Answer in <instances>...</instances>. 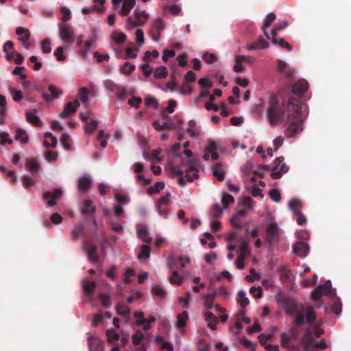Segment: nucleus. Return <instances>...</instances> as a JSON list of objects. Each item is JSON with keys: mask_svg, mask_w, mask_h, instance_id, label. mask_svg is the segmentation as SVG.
I'll list each match as a JSON object with an SVG mask.
<instances>
[{"mask_svg": "<svg viewBox=\"0 0 351 351\" xmlns=\"http://www.w3.org/2000/svg\"><path fill=\"white\" fill-rule=\"evenodd\" d=\"M132 339L133 341V343L135 346H138L141 344V341L144 339V335L141 330H138L136 334L132 336Z\"/></svg>", "mask_w": 351, "mask_h": 351, "instance_id": "nucleus-55", "label": "nucleus"}, {"mask_svg": "<svg viewBox=\"0 0 351 351\" xmlns=\"http://www.w3.org/2000/svg\"><path fill=\"white\" fill-rule=\"evenodd\" d=\"M251 208L252 199L250 197H245L244 198L242 204L240 206L234 216L238 218L245 217L247 214L248 211L251 209Z\"/></svg>", "mask_w": 351, "mask_h": 351, "instance_id": "nucleus-14", "label": "nucleus"}, {"mask_svg": "<svg viewBox=\"0 0 351 351\" xmlns=\"http://www.w3.org/2000/svg\"><path fill=\"white\" fill-rule=\"evenodd\" d=\"M280 280L282 282L289 281L290 280V276L291 274V271L286 267L283 266L280 269Z\"/></svg>", "mask_w": 351, "mask_h": 351, "instance_id": "nucleus-46", "label": "nucleus"}, {"mask_svg": "<svg viewBox=\"0 0 351 351\" xmlns=\"http://www.w3.org/2000/svg\"><path fill=\"white\" fill-rule=\"evenodd\" d=\"M0 117H3L6 114V99L3 95H0Z\"/></svg>", "mask_w": 351, "mask_h": 351, "instance_id": "nucleus-60", "label": "nucleus"}, {"mask_svg": "<svg viewBox=\"0 0 351 351\" xmlns=\"http://www.w3.org/2000/svg\"><path fill=\"white\" fill-rule=\"evenodd\" d=\"M36 112V110H34V112H26V120L35 126H40L42 125V123L39 117L34 114Z\"/></svg>", "mask_w": 351, "mask_h": 351, "instance_id": "nucleus-32", "label": "nucleus"}, {"mask_svg": "<svg viewBox=\"0 0 351 351\" xmlns=\"http://www.w3.org/2000/svg\"><path fill=\"white\" fill-rule=\"evenodd\" d=\"M79 106L80 102L78 100H75L74 102L67 103L64 106V110L60 114V117L62 119L69 117L77 111Z\"/></svg>", "mask_w": 351, "mask_h": 351, "instance_id": "nucleus-11", "label": "nucleus"}, {"mask_svg": "<svg viewBox=\"0 0 351 351\" xmlns=\"http://www.w3.org/2000/svg\"><path fill=\"white\" fill-rule=\"evenodd\" d=\"M152 292L153 294L158 295V297L163 298L166 296L167 292L162 289L160 287L156 285L154 286L152 289Z\"/></svg>", "mask_w": 351, "mask_h": 351, "instance_id": "nucleus-56", "label": "nucleus"}, {"mask_svg": "<svg viewBox=\"0 0 351 351\" xmlns=\"http://www.w3.org/2000/svg\"><path fill=\"white\" fill-rule=\"evenodd\" d=\"M84 250L88 254V257L90 261L93 263H97L99 261V256L97 254V247L91 243L90 241H86L84 243Z\"/></svg>", "mask_w": 351, "mask_h": 351, "instance_id": "nucleus-7", "label": "nucleus"}, {"mask_svg": "<svg viewBox=\"0 0 351 351\" xmlns=\"http://www.w3.org/2000/svg\"><path fill=\"white\" fill-rule=\"evenodd\" d=\"M304 311L305 307L304 306L303 308H300L299 313L294 315L295 316V323L298 326L302 325L304 322Z\"/></svg>", "mask_w": 351, "mask_h": 351, "instance_id": "nucleus-48", "label": "nucleus"}, {"mask_svg": "<svg viewBox=\"0 0 351 351\" xmlns=\"http://www.w3.org/2000/svg\"><path fill=\"white\" fill-rule=\"evenodd\" d=\"M82 205L83 206L80 210V213L83 215L93 213L96 210V207L93 205V201L91 199H85Z\"/></svg>", "mask_w": 351, "mask_h": 351, "instance_id": "nucleus-22", "label": "nucleus"}, {"mask_svg": "<svg viewBox=\"0 0 351 351\" xmlns=\"http://www.w3.org/2000/svg\"><path fill=\"white\" fill-rule=\"evenodd\" d=\"M189 319L187 311H184L177 315L176 326L178 328H184L186 326V322Z\"/></svg>", "mask_w": 351, "mask_h": 351, "instance_id": "nucleus-31", "label": "nucleus"}, {"mask_svg": "<svg viewBox=\"0 0 351 351\" xmlns=\"http://www.w3.org/2000/svg\"><path fill=\"white\" fill-rule=\"evenodd\" d=\"M284 157H278L274 162V166L272 168L271 177L272 179L276 180L282 177L289 170V167L283 162Z\"/></svg>", "mask_w": 351, "mask_h": 351, "instance_id": "nucleus-3", "label": "nucleus"}, {"mask_svg": "<svg viewBox=\"0 0 351 351\" xmlns=\"http://www.w3.org/2000/svg\"><path fill=\"white\" fill-rule=\"evenodd\" d=\"M84 227L81 225L75 228L71 232V236L73 239L77 240L84 232Z\"/></svg>", "mask_w": 351, "mask_h": 351, "instance_id": "nucleus-57", "label": "nucleus"}, {"mask_svg": "<svg viewBox=\"0 0 351 351\" xmlns=\"http://www.w3.org/2000/svg\"><path fill=\"white\" fill-rule=\"evenodd\" d=\"M213 173L215 178L219 181H223L225 178V172L221 168V163H217L213 167Z\"/></svg>", "mask_w": 351, "mask_h": 351, "instance_id": "nucleus-33", "label": "nucleus"}, {"mask_svg": "<svg viewBox=\"0 0 351 351\" xmlns=\"http://www.w3.org/2000/svg\"><path fill=\"white\" fill-rule=\"evenodd\" d=\"M136 234L138 238L141 239L143 242L149 243L152 239L149 237L148 228L145 224H138L136 226Z\"/></svg>", "mask_w": 351, "mask_h": 351, "instance_id": "nucleus-15", "label": "nucleus"}, {"mask_svg": "<svg viewBox=\"0 0 351 351\" xmlns=\"http://www.w3.org/2000/svg\"><path fill=\"white\" fill-rule=\"evenodd\" d=\"M293 251L296 255L305 258L309 251V246L304 241H298L293 245Z\"/></svg>", "mask_w": 351, "mask_h": 351, "instance_id": "nucleus-13", "label": "nucleus"}, {"mask_svg": "<svg viewBox=\"0 0 351 351\" xmlns=\"http://www.w3.org/2000/svg\"><path fill=\"white\" fill-rule=\"evenodd\" d=\"M250 292L256 299H259L263 296V290L261 287H252L250 289Z\"/></svg>", "mask_w": 351, "mask_h": 351, "instance_id": "nucleus-61", "label": "nucleus"}, {"mask_svg": "<svg viewBox=\"0 0 351 351\" xmlns=\"http://www.w3.org/2000/svg\"><path fill=\"white\" fill-rule=\"evenodd\" d=\"M92 184V180L89 176H83L77 181V188L82 192L87 191Z\"/></svg>", "mask_w": 351, "mask_h": 351, "instance_id": "nucleus-21", "label": "nucleus"}, {"mask_svg": "<svg viewBox=\"0 0 351 351\" xmlns=\"http://www.w3.org/2000/svg\"><path fill=\"white\" fill-rule=\"evenodd\" d=\"M267 232V241L271 243L272 241H277L279 237V228L276 223L269 224L266 228Z\"/></svg>", "mask_w": 351, "mask_h": 351, "instance_id": "nucleus-9", "label": "nucleus"}, {"mask_svg": "<svg viewBox=\"0 0 351 351\" xmlns=\"http://www.w3.org/2000/svg\"><path fill=\"white\" fill-rule=\"evenodd\" d=\"M164 187L165 183L163 182H156L154 186L148 188L147 193L149 195L158 193L160 190L164 189Z\"/></svg>", "mask_w": 351, "mask_h": 351, "instance_id": "nucleus-41", "label": "nucleus"}, {"mask_svg": "<svg viewBox=\"0 0 351 351\" xmlns=\"http://www.w3.org/2000/svg\"><path fill=\"white\" fill-rule=\"evenodd\" d=\"M83 289L87 295H91L96 287V284L93 281L84 280L82 282Z\"/></svg>", "mask_w": 351, "mask_h": 351, "instance_id": "nucleus-38", "label": "nucleus"}, {"mask_svg": "<svg viewBox=\"0 0 351 351\" xmlns=\"http://www.w3.org/2000/svg\"><path fill=\"white\" fill-rule=\"evenodd\" d=\"M88 344L90 351H104V342L99 338L88 337Z\"/></svg>", "mask_w": 351, "mask_h": 351, "instance_id": "nucleus-16", "label": "nucleus"}, {"mask_svg": "<svg viewBox=\"0 0 351 351\" xmlns=\"http://www.w3.org/2000/svg\"><path fill=\"white\" fill-rule=\"evenodd\" d=\"M79 96L81 101L85 106H87L88 104V90L85 87H82L80 89Z\"/></svg>", "mask_w": 351, "mask_h": 351, "instance_id": "nucleus-54", "label": "nucleus"}, {"mask_svg": "<svg viewBox=\"0 0 351 351\" xmlns=\"http://www.w3.org/2000/svg\"><path fill=\"white\" fill-rule=\"evenodd\" d=\"M135 20L132 16H128L126 21V28L131 29L138 26L144 25L149 19V14L145 10H141L138 7L134 12Z\"/></svg>", "mask_w": 351, "mask_h": 351, "instance_id": "nucleus-2", "label": "nucleus"}, {"mask_svg": "<svg viewBox=\"0 0 351 351\" xmlns=\"http://www.w3.org/2000/svg\"><path fill=\"white\" fill-rule=\"evenodd\" d=\"M150 256V247L147 245H143L141 247V252L138 254L139 259L147 258Z\"/></svg>", "mask_w": 351, "mask_h": 351, "instance_id": "nucleus-47", "label": "nucleus"}, {"mask_svg": "<svg viewBox=\"0 0 351 351\" xmlns=\"http://www.w3.org/2000/svg\"><path fill=\"white\" fill-rule=\"evenodd\" d=\"M183 278L179 275L178 272L176 270L173 271L172 276L169 278V282L171 284H176L180 285L182 284Z\"/></svg>", "mask_w": 351, "mask_h": 351, "instance_id": "nucleus-51", "label": "nucleus"}, {"mask_svg": "<svg viewBox=\"0 0 351 351\" xmlns=\"http://www.w3.org/2000/svg\"><path fill=\"white\" fill-rule=\"evenodd\" d=\"M50 40L48 38H46L43 40L41 43V47H42V51L44 53H49L51 51V48L50 47Z\"/></svg>", "mask_w": 351, "mask_h": 351, "instance_id": "nucleus-64", "label": "nucleus"}, {"mask_svg": "<svg viewBox=\"0 0 351 351\" xmlns=\"http://www.w3.org/2000/svg\"><path fill=\"white\" fill-rule=\"evenodd\" d=\"M60 12L62 14V21L63 22L62 23H65L71 18V11L69 8H67L66 7H62L60 9Z\"/></svg>", "mask_w": 351, "mask_h": 351, "instance_id": "nucleus-62", "label": "nucleus"}, {"mask_svg": "<svg viewBox=\"0 0 351 351\" xmlns=\"http://www.w3.org/2000/svg\"><path fill=\"white\" fill-rule=\"evenodd\" d=\"M234 201V199L231 195L228 194L226 193H223L221 202L223 204V207L224 208H227L228 207V205L231 203H233Z\"/></svg>", "mask_w": 351, "mask_h": 351, "instance_id": "nucleus-52", "label": "nucleus"}, {"mask_svg": "<svg viewBox=\"0 0 351 351\" xmlns=\"http://www.w3.org/2000/svg\"><path fill=\"white\" fill-rule=\"evenodd\" d=\"M46 140L44 141L45 147H56L57 145V139L54 137L51 132H46L44 135Z\"/></svg>", "mask_w": 351, "mask_h": 351, "instance_id": "nucleus-34", "label": "nucleus"}, {"mask_svg": "<svg viewBox=\"0 0 351 351\" xmlns=\"http://www.w3.org/2000/svg\"><path fill=\"white\" fill-rule=\"evenodd\" d=\"M135 69V66L129 62H126L121 67V72L125 75H130Z\"/></svg>", "mask_w": 351, "mask_h": 351, "instance_id": "nucleus-49", "label": "nucleus"}, {"mask_svg": "<svg viewBox=\"0 0 351 351\" xmlns=\"http://www.w3.org/2000/svg\"><path fill=\"white\" fill-rule=\"evenodd\" d=\"M26 168L32 173H34L35 172H36L40 166H39V164L38 163V162L36 161V159L34 158H29V159H27V161H26Z\"/></svg>", "mask_w": 351, "mask_h": 351, "instance_id": "nucleus-37", "label": "nucleus"}, {"mask_svg": "<svg viewBox=\"0 0 351 351\" xmlns=\"http://www.w3.org/2000/svg\"><path fill=\"white\" fill-rule=\"evenodd\" d=\"M277 67H278V70L281 73H282L283 75H285V76H287L288 77H291L293 74L292 71L291 70V69H289L287 64L285 61L279 60L278 61V66Z\"/></svg>", "mask_w": 351, "mask_h": 351, "instance_id": "nucleus-29", "label": "nucleus"}, {"mask_svg": "<svg viewBox=\"0 0 351 351\" xmlns=\"http://www.w3.org/2000/svg\"><path fill=\"white\" fill-rule=\"evenodd\" d=\"M106 335L108 338V342L112 343L119 339V335L114 329H108L106 331Z\"/></svg>", "mask_w": 351, "mask_h": 351, "instance_id": "nucleus-44", "label": "nucleus"}, {"mask_svg": "<svg viewBox=\"0 0 351 351\" xmlns=\"http://www.w3.org/2000/svg\"><path fill=\"white\" fill-rule=\"evenodd\" d=\"M123 5L121 9L119 11V14L128 16L130 11L134 8L136 3L135 0H123Z\"/></svg>", "mask_w": 351, "mask_h": 351, "instance_id": "nucleus-23", "label": "nucleus"}, {"mask_svg": "<svg viewBox=\"0 0 351 351\" xmlns=\"http://www.w3.org/2000/svg\"><path fill=\"white\" fill-rule=\"evenodd\" d=\"M305 311L307 313L306 316L307 323H313L316 320L317 317L313 306H309L305 309Z\"/></svg>", "mask_w": 351, "mask_h": 351, "instance_id": "nucleus-40", "label": "nucleus"}, {"mask_svg": "<svg viewBox=\"0 0 351 351\" xmlns=\"http://www.w3.org/2000/svg\"><path fill=\"white\" fill-rule=\"evenodd\" d=\"M332 300V311L336 314L339 315L341 312V302L339 298L336 297L335 290L332 289V295H330Z\"/></svg>", "mask_w": 351, "mask_h": 351, "instance_id": "nucleus-26", "label": "nucleus"}, {"mask_svg": "<svg viewBox=\"0 0 351 351\" xmlns=\"http://www.w3.org/2000/svg\"><path fill=\"white\" fill-rule=\"evenodd\" d=\"M287 27V21H279L278 23L276 25L275 27L272 29L271 33L270 39L271 42L276 45L278 42L277 33L279 31H281L285 29Z\"/></svg>", "mask_w": 351, "mask_h": 351, "instance_id": "nucleus-17", "label": "nucleus"}, {"mask_svg": "<svg viewBox=\"0 0 351 351\" xmlns=\"http://www.w3.org/2000/svg\"><path fill=\"white\" fill-rule=\"evenodd\" d=\"M304 104H300L298 99L291 97L287 105L282 106L276 97H272L269 101L267 115L269 123L276 125L283 120L287 112V117L285 123L288 125L285 135L291 138L303 130L302 110L305 109Z\"/></svg>", "mask_w": 351, "mask_h": 351, "instance_id": "nucleus-1", "label": "nucleus"}, {"mask_svg": "<svg viewBox=\"0 0 351 351\" xmlns=\"http://www.w3.org/2000/svg\"><path fill=\"white\" fill-rule=\"evenodd\" d=\"M59 36L64 43H72L75 37L72 26L67 23L59 24Z\"/></svg>", "mask_w": 351, "mask_h": 351, "instance_id": "nucleus-6", "label": "nucleus"}, {"mask_svg": "<svg viewBox=\"0 0 351 351\" xmlns=\"http://www.w3.org/2000/svg\"><path fill=\"white\" fill-rule=\"evenodd\" d=\"M160 150V149H154L152 151L150 156H148V154L146 152H144V157L146 159L148 160H156L158 162H160L162 160V158L159 157Z\"/></svg>", "mask_w": 351, "mask_h": 351, "instance_id": "nucleus-50", "label": "nucleus"}, {"mask_svg": "<svg viewBox=\"0 0 351 351\" xmlns=\"http://www.w3.org/2000/svg\"><path fill=\"white\" fill-rule=\"evenodd\" d=\"M270 198L275 202H280L281 200V195L278 189H272L269 192Z\"/></svg>", "mask_w": 351, "mask_h": 351, "instance_id": "nucleus-58", "label": "nucleus"}, {"mask_svg": "<svg viewBox=\"0 0 351 351\" xmlns=\"http://www.w3.org/2000/svg\"><path fill=\"white\" fill-rule=\"evenodd\" d=\"M104 87L106 90L114 94L119 99H124L126 97V88L115 84L110 80L104 82Z\"/></svg>", "mask_w": 351, "mask_h": 351, "instance_id": "nucleus-4", "label": "nucleus"}, {"mask_svg": "<svg viewBox=\"0 0 351 351\" xmlns=\"http://www.w3.org/2000/svg\"><path fill=\"white\" fill-rule=\"evenodd\" d=\"M216 296L217 293H213L205 294L203 296L204 298V306L206 308L211 309L213 308Z\"/></svg>", "mask_w": 351, "mask_h": 351, "instance_id": "nucleus-35", "label": "nucleus"}, {"mask_svg": "<svg viewBox=\"0 0 351 351\" xmlns=\"http://www.w3.org/2000/svg\"><path fill=\"white\" fill-rule=\"evenodd\" d=\"M48 90L50 93V95L45 93L43 95V97L47 101H50L51 99H57L61 94L62 91L59 90L55 85L50 84L48 87Z\"/></svg>", "mask_w": 351, "mask_h": 351, "instance_id": "nucleus-18", "label": "nucleus"}, {"mask_svg": "<svg viewBox=\"0 0 351 351\" xmlns=\"http://www.w3.org/2000/svg\"><path fill=\"white\" fill-rule=\"evenodd\" d=\"M16 34L19 36V40L21 42H25L29 40L30 38V32L28 29H25L21 27H17L16 29Z\"/></svg>", "mask_w": 351, "mask_h": 351, "instance_id": "nucleus-30", "label": "nucleus"}, {"mask_svg": "<svg viewBox=\"0 0 351 351\" xmlns=\"http://www.w3.org/2000/svg\"><path fill=\"white\" fill-rule=\"evenodd\" d=\"M99 298L101 302V304L107 308V307H109L110 306V296L107 294H105V293H100L99 295Z\"/></svg>", "mask_w": 351, "mask_h": 351, "instance_id": "nucleus-63", "label": "nucleus"}, {"mask_svg": "<svg viewBox=\"0 0 351 351\" xmlns=\"http://www.w3.org/2000/svg\"><path fill=\"white\" fill-rule=\"evenodd\" d=\"M153 27L156 30L158 33L160 32L165 29V23L162 19H157L153 25Z\"/></svg>", "mask_w": 351, "mask_h": 351, "instance_id": "nucleus-59", "label": "nucleus"}, {"mask_svg": "<svg viewBox=\"0 0 351 351\" xmlns=\"http://www.w3.org/2000/svg\"><path fill=\"white\" fill-rule=\"evenodd\" d=\"M269 46V43L263 37H260L256 42L252 43L247 47L248 50H256V49H263L267 48Z\"/></svg>", "mask_w": 351, "mask_h": 351, "instance_id": "nucleus-24", "label": "nucleus"}, {"mask_svg": "<svg viewBox=\"0 0 351 351\" xmlns=\"http://www.w3.org/2000/svg\"><path fill=\"white\" fill-rule=\"evenodd\" d=\"M16 141H19L23 143H27L29 141V137L25 130L18 128L16 130V135L14 137Z\"/></svg>", "mask_w": 351, "mask_h": 351, "instance_id": "nucleus-36", "label": "nucleus"}, {"mask_svg": "<svg viewBox=\"0 0 351 351\" xmlns=\"http://www.w3.org/2000/svg\"><path fill=\"white\" fill-rule=\"evenodd\" d=\"M308 82L306 80H300L293 84L292 91L296 95H302L308 89Z\"/></svg>", "mask_w": 351, "mask_h": 351, "instance_id": "nucleus-20", "label": "nucleus"}, {"mask_svg": "<svg viewBox=\"0 0 351 351\" xmlns=\"http://www.w3.org/2000/svg\"><path fill=\"white\" fill-rule=\"evenodd\" d=\"M21 180L23 187L26 189H30L35 184L34 180L28 176H23Z\"/></svg>", "mask_w": 351, "mask_h": 351, "instance_id": "nucleus-53", "label": "nucleus"}, {"mask_svg": "<svg viewBox=\"0 0 351 351\" xmlns=\"http://www.w3.org/2000/svg\"><path fill=\"white\" fill-rule=\"evenodd\" d=\"M301 341L304 351H309V349H311L314 346L315 339L312 332L309 329L305 330Z\"/></svg>", "mask_w": 351, "mask_h": 351, "instance_id": "nucleus-10", "label": "nucleus"}, {"mask_svg": "<svg viewBox=\"0 0 351 351\" xmlns=\"http://www.w3.org/2000/svg\"><path fill=\"white\" fill-rule=\"evenodd\" d=\"M237 302L242 308H245L248 305L249 300L246 297V294L244 291H239Z\"/></svg>", "mask_w": 351, "mask_h": 351, "instance_id": "nucleus-42", "label": "nucleus"}, {"mask_svg": "<svg viewBox=\"0 0 351 351\" xmlns=\"http://www.w3.org/2000/svg\"><path fill=\"white\" fill-rule=\"evenodd\" d=\"M116 311L118 315L122 316H128L130 314V309L126 305L121 303L116 306Z\"/></svg>", "mask_w": 351, "mask_h": 351, "instance_id": "nucleus-43", "label": "nucleus"}, {"mask_svg": "<svg viewBox=\"0 0 351 351\" xmlns=\"http://www.w3.org/2000/svg\"><path fill=\"white\" fill-rule=\"evenodd\" d=\"M153 126L158 131L176 129V126L172 121H165L163 124L160 125L158 121H154Z\"/></svg>", "mask_w": 351, "mask_h": 351, "instance_id": "nucleus-28", "label": "nucleus"}, {"mask_svg": "<svg viewBox=\"0 0 351 351\" xmlns=\"http://www.w3.org/2000/svg\"><path fill=\"white\" fill-rule=\"evenodd\" d=\"M302 206V202L298 199H293L289 202V207L290 210H291L294 214L298 213V212L300 211V208Z\"/></svg>", "mask_w": 351, "mask_h": 351, "instance_id": "nucleus-39", "label": "nucleus"}, {"mask_svg": "<svg viewBox=\"0 0 351 351\" xmlns=\"http://www.w3.org/2000/svg\"><path fill=\"white\" fill-rule=\"evenodd\" d=\"M190 260L188 257L180 256L178 258L174 257L169 258V267L171 269H175L177 268L183 269L185 267V265L189 263Z\"/></svg>", "mask_w": 351, "mask_h": 351, "instance_id": "nucleus-12", "label": "nucleus"}, {"mask_svg": "<svg viewBox=\"0 0 351 351\" xmlns=\"http://www.w3.org/2000/svg\"><path fill=\"white\" fill-rule=\"evenodd\" d=\"M62 195V191L59 189H56L52 191H47L43 194V198L45 199H49L47 202V205L48 206H53L56 204V199L60 198Z\"/></svg>", "mask_w": 351, "mask_h": 351, "instance_id": "nucleus-8", "label": "nucleus"}, {"mask_svg": "<svg viewBox=\"0 0 351 351\" xmlns=\"http://www.w3.org/2000/svg\"><path fill=\"white\" fill-rule=\"evenodd\" d=\"M275 20L276 15L273 12H270L269 14H268L265 19L263 29L264 32V34L267 39H270V36L267 31V28H268Z\"/></svg>", "mask_w": 351, "mask_h": 351, "instance_id": "nucleus-27", "label": "nucleus"}, {"mask_svg": "<svg viewBox=\"0 0 351 351\" xmlns=\"http://www.w3.org/2000/svg\"><path fill=\"white\" fill-rule=\"evenodd\" d=\"M332 295V283L330 280L326 281L324 285H319L314 289L311 293V299L318 300L322 295Z\"/></svg>", "mask_w": 351, "mask_h": 351, "instance_id": "nucleus-5", "label": "nucleus"}, {"mask_svg": "<svg viewBox=\"0 0 351 351\" xmlns=\"http://www.w3.org/2000/svg\"><path fill=\"white\" fill-rule=\"evenodd\" d=\"M154 74L155 78L162 79L167 76L168 72L165 66H160L155 69Z\"/></svg>", "mask_w": 351, "mask_h": 351, "instance_id": "nucleus-45", "label": "nucleus"}, {"mask_svg": "<svg viewBox=\"0 0 351 351\" xmlns=\"http://www.w3.org/2000/svg\"><path fill=\"white\" fill-rule=\"evenodd\" d=\"M185 171V176L188 182H193L199 178L198 169L193 165H189V167Z\"/></svg>", "mask_w": 351, "mask_h": 351, "instance_id": "nucleus-25", "label": "nucleus"}, {"mask_svg": "<svg viewBox=\"0 0 351 351\" xmlns=\"http://www.w3.org/2000/svg\"><path fill=\"white\" fill-rule=\"evenodd\" d=\"M303 304H298L293 300H289L285 306V313L291 316L295 315V314L299 313L300 308H303Z\"/></svg>", "mask_w": 351, "mask_h": 351, "instance_id": "nucleus-19", "label": "nucleus"}]
</instances>
